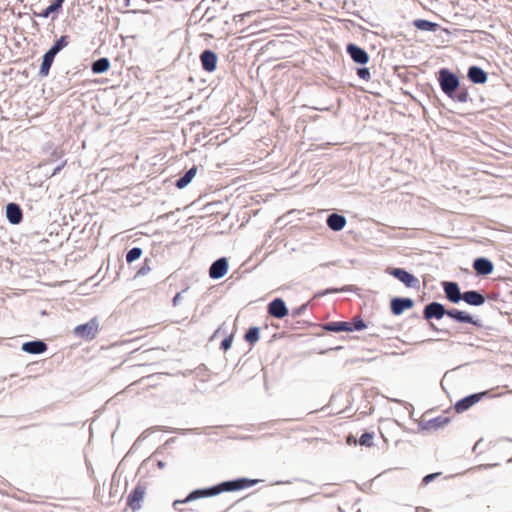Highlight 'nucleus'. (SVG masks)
Segmentation results:
<instances>
[{
	"label": "nucleus",
	"mask_w": 512,
	"mask_h": 512,
	"mask_svg": "<svg viewBox=\"0 0 512 512\" xmlns=\"http://www.w3.org/2000/svg\"><path fill=\"white\" fill-rule=\"evenodd\" d=\"M442 288L444 290L445 297L451 303L457 304L462 300L463 293H461L460 287L457 282L444 281L442 282Z\"/></svg>",
	"instance_id": "13"
},
{
	"label": "nucleus",
	"mask_w": 512,
	"mask_h": 512,
	"mask_svg": "<svg viewBox=\"0 0 512 512\" xmlns=\"http://www.w3.org/2000/svg\"><path fill=\"white\" fill-rule=\"evenodd\" d=\"M386 273L403 283L407 288L419 289V279L409 271L400 267H388Z\"/></svg>",
	"instance_id": "5"
},
{
	"label": "nucleus",
	"mask_w": 512,
	"mask_h": 512,
	"mask_svg": "<svg viewBox=\"0 0 512 512\" xmlns=\"http://www.w3.org/2000/svg\"><path fill=\"white\" fill-rule=\"evenodd\" d=\"M257 479H250L246 477H239L232 480H226L220 482L216 485L199 488L191 491L185 499L183 500H175L173 502V507L177 508L179 504L189 503L201 498L213 497L217 496L223 492H235L240 491L249 487H252L258 483Z\"/></svg>",
	"instance_id": "1"
},
{
	"label": "nucleus",
	"mask_w": 512,
	"mask_h": 512,
	"mask_svg": "<svg viewBox=\"0 0 512 512\" xmlns=\"http://www.w3.org/2000/svg\"><path fill=\"white\" fill-rule=\"evenodd\" d=\"M295 212H296V210H292V209H290L289 214H290V215H292V214H294Z\"/></svg>",
	"instance_id": "50"
},
{
	"label": "nucleus",
	"mask_w": 512,
	"mask_h": 512,
	"mask_svg": "<svg viewBox=\"0 0 512 512\" xmlns=\"http://www.w3.org/2000/svg\"><path fill=\"white\" fill-rule=\"evenodd\" d=\"M448 317L458 323L471 324L476 327H482V322L479 319H475L471 314L466 311H462L456 308H451L448 311Z\"/></svg>",
	"instance_id": "10"
},
{
	"label": "nucleus",
	"mask_w": 512,
	"mask_h": 512,
	"mask_svg": "<svg viewBox=\"0 0 512 512\" xmlns=\"http://www.w3.org/2000/svg\"><path fill=\"white\" fill-rule=\"evenodd\" d=\"M472 266L478 276H488L494 270L493 262L486 257L474 259Z\"/></svg>",
	"instance_id": "16"
},
{
	"label": "nucleus",
	"mask_w": 512,
	"mask_h": 512,
	"mask_svg": "<svg viewBox=\"0 0 512 512\" xmlns=\"http://www.w3.org/2000/svg\"><path fill=\"white\" fill-rule=\"evenodd\" d=\"M55 56L56 55L50 50L47 51L45 53V55L43 56V61H42L40 71H39L42 76H47L49 74V71H50L51 65L54 61Z\"/></svg>",
	"instance_id": "26"
},
{
	"label": "nucleus",
	"mask_w": 512,
	"mask_h": 512,
	"mask_svg": "<svg viewBox=\"0 0 512 512\" xmlns=\"http://www.w3.org/2000/svg\"><path fill=\"white\" fill-rule=\"evenodd\" d=\"M267 312L270 316L282 319L288 315V307L282 298L273 299L267 307Z\"/></svg>",
	"instance_id": "15"
},
{
	"label": "nucleus",
	"mask_w": 512,
	"mask_h": 512,
	"mask_svg": "<svg viewBox=\"0 0 512 512\" xmlns=\"http://www.w3.org/2000/svg\"><path fill=\"white\" fill-rule=\"evenodd\" d=\"M198 166L193 165L189 169L185 170L180 177L174 182V186L178 189L186 188L198 173Z\"/></svg>",
	"instance_id": "19"
},
{
	"label": "nucleus",
	"mask_w": 512,
	"mask_h": 512,
	"mask_svg": "<svg viewBox=\"0 0 512 512\" xmlns=\"http://www.w3.org/2000/svg\"><path fill=\"white\" fill-rule=\"evenodd\" d=\"M346 52L357 64L365 65L369 61V54L367 51L354 43L347 44Z\"/></svg>",
	"instance_id": "14"
},
{
	"label": "nucleus",
	"mask_w": 512,
	"mask_h": 512,
	"mask_svg": "<svg viewBox=\"0 0 512 512\" xmlns=\"http://www.w3.org/2000/svg\"><path fill=\"white\" fill-rule=\"evenodd\" d=\"M340 291H348V287H343L342 289H337V288H329L323 292H320L318 295H325V294H329V293H337V292H340Z\"/></svg>",
	"instance_id": "39"
},
{
	"label": "nucleus",
	"mask_w": 512,
	"mask_h": 512,
	"mask_svg": "<svg viewBox=\"0 0 512 512\" xmlns=\"http://www.w3.org/2000/svg\"><path fill=\"white\" fill-rule=\"evenodd\" d=\"M413 26L418 30L428 32H436L439 28V25L437 23L426 19H415L413 21Z\"/></svg>",
	"instance_id": "25"
},
{
	"label": "nucleus",
	"mask_w": 512,
	"mask_h": 512,
	"mask_svg": "<svg viewBox=\"0 0 512 512\" xmlns=\"http://www.w3.org/2000/svg\"><path fill=\"white\" fill-rule=\"evenodd\" d=\"M194 431V429H173L172 432H178L181 434H187L189 432Z\"/></svg>",
	"instance_id": "42"
},
{
	"label": "nucleus",
	"mask_w": 512,
	"mask_h": 512,
	"mask_svg": "<svg viewBox=\"0 0 512 512\" xmlns=\"http://www.w3.org/2000/svg\"><path fill=\"white\" fill-rule=\"evenodd\" d=\"M232 342H233V337L232 336L225 337L221 341V344H220L221 349L224 350V351H227L228 349L231 348Z\"/></svg>",
	"instance_id": "36"
},
{
	"label": "nucleus",
	"mask_w": 512,
	"mask_h": 512,
	"mask_svg": "<svg viewBox=\"0 0 512 512\" xmlns=\"http://www.w3.org/2000/svg\"><path fill=\"white\" fill-rule=\"evenodd\" d=\"M347 219L339 213H331L327 216L326 224L328 228L334 232H339L346 226Z\"/></svg>",
	"instance_id": "21"
},
{
	"label": "nucleus",
	"mask_w": 512,
	"mask_h": 512,
	"mask_svg": "<svg viewBox=\"0 0 512 512\" xmlns=\"http://www.w3.org/2000/svg\"><path fill=\"white\" fill-rule=\"evenodd\" d=\"M50 163L51 162H39L37 166L28 171V178H38L39 182H41L42 179H48L60 172L67 162H62L60 165L54 168L50 167Z\"/></svg>",
	"instance_id": "4"
},
{
	"label": "nucleus",
	"mask_w": 512,
	"mask_h": 512,
	"mask_svg": "<svg viewBox=\"0 0 512 512\" xmlns=\"http://www.w3.org/2000/svg\"><path fill=\"white\" fill-rule=\"evenodd\" d=\"M151 260L146 258L142 267L137 271L136 276H145L151 271L150 267Z\"/></svg>",
	"instance_id": "32"
},
{
	"label": "nucleus",
	"mask_w": 512,
	"mask_h": 512,
	"mask_svg": "<svg viewBox=\"0 0 512 512\" xmlns=\"http://www.w3.org/2000/svg\"><path fill=\"white\" fill-rule=\"evenodd\" d=\"M429 327L432 331H435V332H438V333H441V334H445V335H450V332L447 330V329H440L438 328L434 323L432 322H429Z\"/></svg>",
	"instance_id": "38"
},
{
	"label": "nucleus",
	"mask_w": 512,
	"mask_h": 512,
	"mask_svg": "<svg viewBox=\"0 0 512 512\" xmlns=\"http://www.w3.org/2000/svg\"><path fill=\"white\" fill-rule=\"evenodd\" d=\"M166 466L165 462L162 461V460H159L157 462V467L160 468V469H163L164 467Z\"/></svg>",
	"instance_id": "45"
},
{
	"label": "nucleus",
	"mask_w": 512,
	"mask_h": 512,
	"mask_svg": "<svg viewBox=\"0 0 512 512\" xmlns=\"http://www.w3.org/2000/svg\"><path fill=\"white\" fill-rule=\"evenodd\" d=\"M438 82L442 92L454 102L466 103L469 97L468 88L462 85L460 78L448 68L438 71Z\"/></svg>",
	"instance_id": "2"
},
{
	"label": "nucleus",
	"mask_w": 512,
	"mask_h": 512,
	"mask_svg": "<svg viewBox=\"0 0 512 512\" xmlns=\"http://www.w3.org/2000/svg\"><path fill=\"white\" fill-rule=\"evenodd\" d=\"M297 327H294L292 324H290V330H295Z\"/></svg>",
	"instance_id": "51"
},
{
	"label": "nucleus",
	"mask_w": 512,
	"mask_h": 512,
	"mask_svg": "<svg viewBox=\"0 0 512 512\" xmlns=\"http://www.w3.org/2000/svg\"><path fill=\"white\" fill-rule=\"evenodd\" d=\"M229 268V262L226 257H220L216 259L209 267V277L213 280H218L223 278Z\"/></svg>",
	"instance_id": "11"
},
{
	"label": "nucleus",
	"mask_w": 512,
	"mask_h": 512,
	"mask_svg": "<svg viewBox=\"0 0 512 512\" xmlns=\"http://www.w3.org/2000/svg\"><path fill=\"white\" fill-rule=\"evenodd\" d=\"M283 219H284L283 217L278 218L276 221V224L280 225L282 223Z\"/></svg>",
	"instance_id": "46"
},
{
	"label": "nucleus",
	"mask_w": 512,
	"mask_h": 512,
	"mask_svg": "<svg viewBox=\"0 0 512 512\" xmlns=\"http://www.w3.org/2000/svg\"><path fill=\"white\" fill-rule=\"evenodd\" d=\"M259 338H260V329H259V327H256V326L250 327L246 331L245 336H244V339L249 344L256 343L259 340Z\"/></svg>",
	"instance_id": "29"
},
{
	"label": "nucleus",
	"mask_w": 512,
	"mask_h": 512,
	"mask_svg": "<svg viewBox=\"0 0 512 512\" xmlns=\"http://www.w3.org/2000/svg\"><path fill=\"white\" fill-rule=\"evenodd\" d=\"M175 441V438H170L168 441H167V444L168 443H173Z\"/></svg>",
	"instance_id": "49"
},
{
	"label": "nucleus",
	"mask_w": 512,
	"mask_h": 512,
	"mask_svg": "<svg viewBox=\"0 0 512 512\" xmlns=\"http://www.w3.org/2000/svg\"><path fill=\"white\" fill-rule=\"evenodd\" d=\"M58 12L56 8L51 4L46 9H44L42 12L36 14L39 17L42 18H48L52 13Z\"/></svg>",
	"instance_id": "34"
},
{
	"label": "nucleus",
	"mask_w": 512,
	"mask_h": 512,
	"mask_svg": "<svg viewBox=\"0 0 512 512\" xmlns=\"http://www.w3.org/2000/svg\"><path fill=\"white\" fill-rule=\"evenodd\" d=\"M467 77L474 84H484L488 80L487 72L477 65L468 68Z\"/></svg>",
	"instance_id": "22"
},
{
	"label": "nucleus",
	"mask_w": 512,
	"mask_h": 512,
	"mask_svg": "<svg viewBox=\"0 0 512 512\" xmlns=\"http://www.w3.org/2000/svg\"><path fill=\"white\" fill-rule=\"evenodd\" d=\"M47 349H48L47 344L41 339L24 342L21 346V350L23 352L32 354V355L43 354L44 352L47 351Z\"/></svg>",
	"instance_id": "18"
},
{
	"label": "nucleus",
	"mask_w": 512,
	"mask_h": 512,
	"mask_svg": "<svg viewBox=\"0 0 512 512\" xmlns=\"http://www.w3.org/2000/svg\"><path fill=\"white\" fill-rule=\"evenodd\" d=\"M202 67L207 72H213L217 66V56L210 50H205L201 56Z\"/></svg>",
	"instance_id": "24"
},
{
	"label": "nucleus",
	"mask_w": 512,
	"mask_h": 512,
	"mask_svg": "<svg viewBox=\"0 0 512 512\" xmlns=\"http://www.w3.org/2000/svg\"><path fill=\"white\" fill-rule=\"evenodd\" d=\"M98 327L99 324L97 318H92L84 324L77 325L74 328V335L78 338L92 340L97 335Z\"/></svg>",
	"instance_id": "7"
},
{
	"label": "nucleus",
	"mask_w": 512,
	"mask_h": 512,
	"mask_svg": "<svg viewBox=\"0 0 512 512\" xmlns=\"http://www.w3.org/2000/svg\"><path fill=\"white\" fill-rule=\"evenodd\" d=\"M355 441H358V440H357L353 435H351V434H350V435H348V437H347V443H348L349 445L354 444V442H355Z\"/></svg>",
	"instance_id": "44"
},
{
	"label": "nucleus",
	"mask_w": 512,
	"mask_h": 512,
	"mask_svg": "<svg viewBox=\"0 0 512 512\" xmlns=\"http://www.w3.org/2000/svg\"><path fill=\"white\" fill-rule=\"evenodd\" d=\"M63 1L55 0L52 5L56 8L57 11H59L62 7Z\"/></svg>",
	"instance_id": "43"
},
{
	"label": "nucleus",
	"mask_w": 512,
	"mask_h": 512,
	"mask_svg": "<svg viewBox=\"0 0 512 512\" xmlns=\"http://www.w3.org/2000/svg\"><path fill=\"white\" fill-rule=\"evenodd\" d=\"M308 307V303L302 304L299 308H296L293 310V312L290 314L292 317H296L301 315Z\"/></svg>",
	"instance_id": "37"
},
{
	"label": "nucleus",
	"mask_w": 512,
	"mask_h": 512,
	"mask_svg": "<svg viewBox=\"0 0 512 512\" xmlns=\"http://www.w3.org/2000/svg\"><path fill=\"white\" fill-rule=\"evenodd\" d=\"M380 329H388V327L385 325H383L381 327H376L375 330H373V332H371L369 335L376 336V337L380 336V333H379Z\"/></svg>",
	"instance_id": "41"
},
{
	"label": "nucleus",
	"mask_w": 512,
	"mask_h": 512,
	"mask_svg": "<svg viewBox=\"0 0 512 512\" xmlns=\"http://www.w3.org/2000/svg\"><path fill=\"white\" fill-rule=\"evenodd\" d=\"M321 328L328 332H354L367 328L365 321L360 317H354L351 321H334L321 325Z\"/></svg>",
	"instance_id": "3"
},
{
	"label": "nucleus",
	"mask_w": 512,
	"mask_h": 512,
	"mask_svg": "<svg viewBox=\"0 0 512 512\" xmlns=\"http://www.w3.org/2000/svg\"><path fill=\"white\" fill-rule=\"evenodd\" d=\"M143 251L140 247H133L126 253V261L128 264L133 263L137 259H139L142 255Z\"/></svg>",
	"instance_id": "30"
},
{
	"label": "nucleus",
	"mask_w": 512,
	"mask_h": 512,
	"mask_svg": "<svg viewBox=\"0 0 512 512\" xmlns=\"http://www.w3.org/2000/svg\"><path fill=\"white\" fill-rule=\"evenodd\" d=\"M6 218L12 225H18L23 220V212L19 204L10 202L5 207Z\"/></svg>",
	"instance_id": "17"
},
{
	"label": "nucleus",
	"mask_w": 512,
	"mask_h": 512,
	"mask_svg": "<svg viewBox=\"0 0 512 512\" xmlns=\"http://www.w3.org/2000/svg\"><path fill=\"white\" fill-rule=\"evenodd\" d=\"M424 510H425V509H424V508H422V507H418V508L416 509V511H417V512H424Z\"/></svg>",
	"instance_id": "47"
},
{
	"label": "nucleus",
	"mask_w": 512,
	"mask_h": 512,
	"mask_svg": "<svg viewBox=\"0 0 512 512\" xmlns=\"http://www.w3.org/2000/svg\"><path fill=\"white\" fill-rule=\"evenodd\" d=\"M415 302L410 297H394L390 300V310L395 316L403 314L405 310L413 308Z\"/></svg>",
	"instance_id": "12"
},
{
	"label": "nucleus",
	"mask_w": 512,
	"mask_h": 512,
	"mask_svg": "<svg viewBox=\"0 0 512 512\" xmlns=\"http://www.w3.org/2000/svg\"><path fill=\"white\" fill-rule=\"evenodd\" d=\"M303 324L308 325V326H315V324H313L311 322H304Z\"/></svg>",
	"instance_id": "48"
},
{
	"label": "nucleus",
	"mask_w": 512,
	"mask_h": 512,
	"mask_svg": "<svg viewBox=\"0 0 512 512\" xmlns=\"http://www.w3.org/2000/svg\"><path fill=\"white\" fill-rule=\"evenodd\" d=\"M489 393L490 392L486 390L467 395L455 403L454 409L457 413H463L469 410L472 406L481 401L483 398L488 397Z\"/></svg>",
	"instance_id": "6"
},
{
	"label": "nucleus",
	"mask_w": 512,
	"mask_h": 512,
	"mask_svg": "<svg viewBox=\"0 0 512 512\" xmlns=\"http://www.w3.org/2000/svg\"><path fill=\"white\" fill-rule=\"evenodd\" d=\"M69 44V37L64 35L61 36L60 39L56 41V43L49 49L52 51L55 55L61 51L63 48H65Z\"/></svg>",
	"instance_id": "31"
},
{
	"label": "nucleus",
	"mask_w": 512,
	"mask_h": 512,
	"mask_svg": "<svg viewBox=\"0 0 512 512\" xmlns=\"http://www.w3.org/2000/svg\"><path fill=\"white\" fill-rule=\"evenodd\" d=\"M357 76L360 79L365 80V81L370 80L371 73H370L369 68H367V67H360V68H358L357 69Z\"/></svg>",
	"instance_id": "33"
},
{
	"label": "nucleus",
	"mask_w": 512,
	"mask_h": 512,
	"mask_svg": "<svg viewBox=\"0 0 512 512\" xmlns=\"http://www.w3.org/2000/svg\"><path fill=\"white\" fill-rule=\"evenodd\" d=\"M145 493L146 487L143 484L138 483L128 494L126 504L133 512L138 511L141 508V502L143 501Z\"/></svg>",
	"instance_id": "9"
},
{
	"label": "nucleus",
	"mask_w": 512,
	"mask_h": 512,
	"mask_svg": "<svg viewBox=\"0 0 512 512\" xmlns=\"http://www.w3.org/2000/svg\"><path fill=\"white\" fill-rule=\"evenodd\" d=\"M448 311L449 309H446L444 304L432 301L424 306L423 318L427 321L432 319L440 320L444 316L448 317Z\"/></svg>",
	"instance_id": "8"
},
{
	"label": "nucleus",
	"mask_w": 512,
	"mask_h": 512,
	"mask_svg": "<svg viewBox=\"0 0 512 512\" xmlns=\"http://www.w3.org/2000/svg\"><path fill=\"white\" fill-rule=\"evenodd\" d=\"M181 294H182V292H178V293H176V295L173 297V299H172V305H173L174 307H176V306L179 304V302H180V300H181Z\"/></svg>",
	"instance_id": "40"
},
{
	"label": "nucleus",
	"mask_w": 512,
	"mask_h": 512,
	"mask_svg": "<svg viewBox=\"0 0 512 512\" xmlns=\"http://www.w3.org/2000/svg\"><path fill=\"white\" fill-rule=\"evenodd\" d=\"M440 472L430 473L423 477L422 479V485H428L430 482L435 480L437 477L440 476Z\"/></svg>",
	"instance_id": "35"
},
{
	"label": "nucleus",
	"mask_w": 512,
	"mask_h": 512,
	"mask_svg": "<svg viewBox=\"0 0 512 512\" xmlns=\"http://www.w3.org/2000/svg\"><path fill=\"white\" fill-rule=\"evenodd\" d=\"M109 68L110 62L107 58H100L92 65V71L96 74L106 72Z\"/></svg>",
	"instance_id": "27"
},
{
	"label": "nucleus",
	"mask_w": 512,
	"mask_h": 512,
	"mask_svg": "<svg viewBox=\"0 0 512 512\" xmlns=\"http://www.w3.org/2000/svg\"><path fill=\"white\" fill-rule=\"evenodd\" d=\"M450 423V417L440 415L435 418L429 419L421 424L423 430H438Z\"/></svg>",
	"instance_id": "23"
},
{
	"label": "nucleus",
	"mask_w": 512,
	"mask_h": 512,
	"mask_svg": "<svg viewBox=\"0 0 512 512\" xmlns=\"http://www.w3.org/2000/svg\"><path fill=\"white\" fill-rule=\"evenodd\" d=\"M462 300L471 306H481L485 303V295L479 290H467L463 292Z\"/></svg>",
	"instance_id": "20"
},
{
	"label": "nucleus",
	"mask_w": 512,
	"mask_h": 512,
	"mask_svg": "<svg viewBox=\"0 0 512 512\" xmlns=\"http://www.w3.org/2000/svg\"><path fill=\"white\" fill-rule=\"evenodd\" d=\"M290 37V43L292 42L291 38H294L295 36L293 34H289Z\"/></svg>",
	"instance_id": "52"
},
{
	"label": "nucleus",
	"mask_w": 512,
	"mask_h": 512,
	"mask_svg": "<svg viewBox=\"0 0 512 512\" xmlns=\"http://www.w3.org/2000/svg\"><path fill=\"white\" fill-rule=\"evenodd\" d=\"M374 435H375L374 432L366 431L360 436L358 441L354 442V445H360V446H364V447H372L374 445V443H373Z\"/></svg>",
	"instance_id": "28"
}]
</instances>
